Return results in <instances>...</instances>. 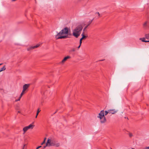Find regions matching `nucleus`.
I'll return each mask as SVG.
<instances>
[{
	"instance_id": "f257e3e1",
	"label": "nucleus",
	"mask_w": 149,
	"mask_h": 149,
	"mask_svg": "<svg viewBox=\"0 0 149 149\" xmlns=\"http://www.w3.org/2000/svg\"><path fill=\"white\" fill-rule=\"evenodd\" d=\"M70 33V30L68 27H65L55 36V38L56 40L68 38V36L71 35Z\"/></svg>"
},
{
	"instance_id": "f03ea898",
	"label": "nucleus",
	"mask_w": 149,
	"mask_h": 149,
	"mask_svg": "<svg viewBox=\"0 0 149 149\" xmlns=\"http://www.w3.org/2000/svg\"><path fill=\"white\" fill-rule=\"evenodd\" d=\"M97 117L100 118L101 123H104L106 122V119L104 116V110H102L100 111Z\"/></svg>"
},
{
	"instance_id": "7ed1b4c3",
	"label": "nucleus",
	"mask_w": 149,
	"mask_h": 149,
	"mask_svg": "<svg viewBox=\"0 0 149 149\" xmlns=\"http://www.w3.org/2000/svg\"><path fill=\"white\" fill-rule=\"evenodd\" d=\"M34 127V125L31 124H30L28 126L25 127L23 129V130L24 132V133H25L28 129H32Z\"/></svg>"
},
{
	"instance_id": "20e7f679",
	"label": "nucleus",
	"mask_w": 149,
	"mask_h": 149,
	"mask_svg": "<svg viewBox=\"0 0 149 149\" xmlns=\"http://www.w3.org/2000/svg\"><path fill=\"white\" fill-rule=\"evenodd\" d=\"M80 32H79L78 31L76 30L75 29L73 30L72 34L76 38H77L80 36Z\"/></svg>"
},
{
	"instance_id": "39448f33",
	"label": "nucleus",
	"mask_w": 149,
	"mask_h": 149,
	"mask_svg": "<svg viewBox=\"0 0 149 149\" xmlns=\"http://www.w3.org/2000/svg\"><path fill=\"white\" fill-rule=\"evenodd\" d=\"M30 86V84H25L23 85V90L26 93L28 91V88Z\"/></svg>"
},
{
	"instance_id": "423d86ee",
	"label": "nucleus",
	"mask_w": 149,
	"mask_h": 149,
	"mask_svg": "<svg viewBox=\"0 0 149 149\" xmlns=\"http://www.w3.org/2000/svg\"><path fill=\"white\" fill-rule=\"evenodd\" d=\"M71 58V57L69 56H68L66 57H65L60 62V63L63 64L66 61H67L68 59H70Z\"/></svg>"
},
{
	"instance_id": "0eeeda50",
	"label": "nucleus",
	"mask_w": 149,
	"mask_h": 149,
	"mask_svg": "<svg viewBox=\"0 0 149 149\" xmlns=\"http://www.w3.org/2000/svg\"><path fill=\"white\" fill-rule=\"evenodd\" d=\"M83 28V27L82 25L81 24L79 25L75 28V29L76 30L78 31L79 32L81 33V32Z\"/></svg>"
},
{
	"instance_id": "6e6552de",
	"label": "nucleus",
	"mask_w": 149,
	"mask_h": 149,
	"mask_svg": "<svg viewBox=\"0 0 149 149\" xmlns=\"http://www.w3.org/2000/svg\"><path fill=\"white\" fill-rule=\"evenodd\" d=\"M81 35L82 36V38H81V40L85 39L88 36L87 33H85V31H83Z\"/></svg>"
},
{
	"instance_id": "1a4fd4ad",
	"label": "nucleus",
	"mask_w": 149,
	"mask_h": 149,
	"mask_svg": "<svg viewBox=\"0 0 149 149\" xmlns=\"http://www.w3.org/2000/svg\"><path fill=\"white\" fill-rule=\"evenodd\" d=\"M144 28H149V20L146 21L143 24Z\"/></svg>"
},
{
	"instance_id": "9d476101",
	"label": "nucleus",
	"mask_w": 149,
	"mask_h": 149,
	"mask_svg": "<svg viewBox=\"0 0 149 149\" xmlns=\"http://www.w3.org/2000/svg\"><path fill=\"white\" fill-rule=\"evenodd\" d=\"M40 46V44H37L36 45L33 46H31L29 47V48H28L27 49V50L28 51H29L31 50L32 49H33L37 48L39 46Z\"/></svg>"
},
{
	"instance_id": "9b49d317",
	"label": "nucleus",
	"mask_w": 149,
	"mask_h": 149,
	"mask_svg": "<svg viewBox=\"0 0 149 149\" xmlns=\"http://www.w3.org/2000/svg\"><path fill=\"white\" fill-rule=\"evenodd\" d=\"M93 19H92V20L89 21V22H88V24L83 29V31H85L86 29L91 24V23H92V22L93 21Z\"/></svg>"
},
{
	"instance_id": "f8f14e48",
	"label": "nucleus",
	"mask_w": 149,
	"mask_h": 149,
	"mask_svg": "<svg viewBox=\"0 0 149 149\" xmlns=\"http://www.w3.org/2000/svg\"><path fill=\"white\" fill-rule=\"evenodd\" d=\"M108 111H109V113H112V114H114L117 112V111H116L115 109L108 110Z\"/></svg>"
},
{
	"instance_id": "ddd939ff",
	"label": "nucleus",
	"mask_w": 149,
	"mask_h": 149,
	"mask_svg": "<svg viewBox=\"0 0 149 149\" xmlns=\"http://www.w3.org/2000/svg\"><path fill=\"white\" fill-rule=\"evenodd\" d=\"M25 93H26L23 90H22V93H21V94H20V96L19 99L17 100H16L15 101H19L20 100L21 98V97L22 96V95Z\"/></svg>"
},
{
	"instance_id": "4468645a",
	"label": "nucleus",
	"mask_w": 149,
	"mask_h": 149,
	"mask_svg": "<svg viewBox=\"0 0 149 149\" xmlns=\"http://www.w3.org/2000/svg\"><path fill=\"white\" fill-rule=\"evenodd\" d=\"M146 38H139V40H141L143 42H146V41L145 40Z\"/></svg>"
},
{
	"instance_id": "2eb2a0df",
	"label": "nucleus",
	"mask_w": 149,
	"mask_h": 149,
	"mask_svg": "<svg viewBox=\"0 0 149 149\" xmlns=\"http://www.w3.org/2000/svg\"><path fill=\"white\" fill-rule=\"evenodd\" d=\"M6 69L5 66L4 65L2 68L0 69V72L5 70Z\"/></svg>"
},
{
	"instance_id": "dca6fc26",
	"label": "nucleus",
	"mask_w": 149,
	"mask_h": 149,
	"mask_svg": "<svg viewBox=\"0 0 149 149\" xmlns=\"http://www.w3.org/2000/svg\"><path fill=\"white\" fill-rule=\"evenodd\" d=\"M145 36L146 39L149 40V33L145 34Z\"/></svg>"
},
{
	"instance_id": "f3484780",
	"label": "nucleus",
	"mask_w": 149,
	"mask_h": 149,
	"mask_svg": "<svg viewBox=\"0 0 149 149\" xmlns=\"http://www.w3.org/2000/svg\"><path fill=\"white\" fill-rule=\"evenodd\" d=\"M27 148V144H24L23 147L22 149H26Z\"/></svg>"
},
{
	"instance_id": "a211bd4d",
	"label": "nucleus",
	"mask_w": 149,
	"mask_h": 149,
	"mask_svg": "<svg viewBox=\"0 0 149 149\" xmlns=\"http://www.w3.org/2000/svg\"><path fill=\"white\" fill-rule=\"evenodd\" d=\"M108 113H109V111H108H108H105V113L104 115H105L106 116L108 114Z\"/></svg>"
},
{
	"instance_id": "6ab92c4d",
	"label": "nucleus",
	"mask_w": 149,
	"mask_h": 149,
	"mask_svg": "<svg viewBox=\"0 0 149 149\" xmlns=\"http://www.w3.org/2000/svg\"><path fill=\"white\" fill-rule=\"evenodd\" d=\"M129 134V136L130 137H131L133 136L132 134L131 133H130Z\"/></svg>"
},
{
	"instance_id": "aec40b11",
	"label": "nucleus",
	"mask_w": 149,
	"mask_h": 149,
	"mask_svg": "<svg viewBox=\"0 0 149 149\" xmlns=\"http://www.w3.org/2000/svg\"><path fill=\"white\" fill-rule=\"evenodd\" d=\"M82 40H81V39H80V41H79V43H80V45H81V44L82 43Z\"/></svg>"
},
{
	"instance_id": "412c9836",
	"label": "nucleus",
	"mask_w": 149,
	"mask_h": 149,
	"mask_svg": "<svg viewBox=\"0 0 149 149\" xmlns=\"http://www.w3.org/2000/svg\"><path fill=\"white\" fill-rule=\"evenodd\" d=\"M41 111V110H40V109H38V110H37V112L38 113H39Z\"/></svg>"
},
{
	"instance_id": "4be33fe9",
	"label": "nucleus",
	"mask_w": 149,
	"mask_h": 149,
	"mask_svg": "<svg viewBox=\"0 0 149 149\" xmlns=\"http://www.w3.org/2000/svg\"><path fill=\"white\" fill-rule=\"evenodd\" d=\"M45 143V141H43V142L41 143V145H43Z\"/></svg>"
},
{
	"instance_id": "5701e85b",
	"label": "nucleus",
	"mask_w": 149,
	"mask_h": 149,
	"mask_svg": "<svg viewBox=\"0 0 149 149\" xmlns=\"http://www.w3.org/2000/svg\"><path fill=\"white\" fill-rule=\"evenodd\" d=\"M96 14H97L99 16V17H100V14L98 12H97L96 13Z\"/></svg>"
},
{
	"instance_id": "b1692460",
	"label": "nucleus",
	"mask_w": 149,
	"mask_h": 149,
	"mask_svg": "<svg viewBox=\"0 0 149 149\" xmlns=\"http://www.w3.org/2000/svg\"><path fill=\"white\" fill-rule=\"evenodd\" d=\"M145 149H149V148H148V147H146L145 148Z\"/></svg>"
},
{
	"instance_id": "393cba45",
	"label": "nucleus",
	"mask_w": 149,
	"mask_h": 149,
	"mask_svg": "<svg viewBox=\"0 0 149 149\" xmlns=\"http://www.w3.org/2000/svg\"><path fill=\"white\" fill-rule=\"evenodd\" d=\"M81 45H79V46L78 47V49H79V48L80 47V46H81Z\"/></svg>"
},
{
	"instance_id": "a878e982",
	"label": "nucleus",
	"mask_w": 149,
	"mask_h": 149,
	"mask_svg": "<svg viewBox=\"0 0 149 149\" xmlns=\"http://www.w3.org/2000/svg\"><path fill=\"white\" fill-rule=\"evenodd\" d=\"M58 111V110H56V111H55V112L54 113V114H55Z\"/></svg>"
},
{
	"instance_id": "bb28decb",
	"label": "nucleus",
	"mask_w": 149,
	"mask_h": 149,
	"mask_svg": "<svg viewBox=\"0 0 149 149\" xmlns=\"http://www.w3.org/2000/svg\"><path fill=\"white\" fill-rule=\"evenodd\" d=\"M39 113H38L37 112V113H36V115H37V116H38V115Z\"/></svg>"
},
{
	"instance_id": "cd10ccee",
	"label": "nucleus",
	"mask_w": 149,
	"mask_h": 149,
	"mask_svg": "<svg viewBox=\"0 0 149 149\" xmlns=\"http://www.w3.org/2000/svg\"><path fill=\"white\" fill-rule=\"evenodd\" d=\"M46 138H45L44 139V141H45V140H46Z\"/></svg>"
},
{
	"instance_id": "c85d7f7f",
	"label": "nucleus",
	"mask_w": 149,
	"mask_h": 149,
	"mask_svg": "<svg viewBox=\"0 0 149 149\" xmlns=\"http://www.w3.org/2000/svg\"><path fill=\"white\" fill-rule=\"evenodd\" d=\"M38 147H39V148H41L42 147V146H38Z\"/></svg>"
},
{
	"instance_id": "c756f323",
	"label": "nucleus",
	"mask_w": 149,
	"mask_h": 149,
	"mask_svg": "<svg viewBox=\"0 0 149 149\" xmlns=\"http://www.w3.org/2000/svg\"><path fill=\"white\" fill-rule=\"evenodd\" d=\"M146 42H149V40H147L146 41Z\"/></svg>"
},
{
	"instance_id": "7c9ffc66",
	"label": "nucleus",
	"mask_w": 149,
	"mask_h": 149,
	"mask_svg": "<svg viewBox=\"0 0 149 149\" xmlns=\"http://www.w3.org/2000/svg\"><path fill=\"white\" fill-rule=\"evenodd\" d=\"M72 51H75V49H73L72 50Z\"/></svg>"
},
{
	"instance_id": "2f4dec72",
	"label": "nucleus",
	"mask_w": 149,
	"mask_h": 149,
	"mask_svg": "<svg viewBox=\"0 0 149 149\" xmlns=\"http://www.w3.org/2000/svg\"><path fill=\"white\" fill-rule=\"evenodd\" d=\"M105 59H103V60H100V61H103Z\"/></svg>"
},
{
	"instance_id": "473e14b6",
	"label": "nucleus",
	"mask_w": 149,
	"mask_h": 149,
	"mask_svg": "<svg viewBox=\"0 0 149 149\" xmlns=\"http://www.w3.org/2000/svg\"><path fill=\"white\" fill-rule=\"evenodd\" d=\"M39 147H38H38H37L36 148V149H39Z\"/></svg>"
},
{
	"instance_id": "72a5a7b5",
	"label": "nucleus",
	"mask_w": 149,
	"mask_h": 149,
	"mask_svg": "<svg viewBox=\"0 0 149 149\" xmlns=\"http://www.w3.org/2000/svg\"><path fill=\"white\" fill-rule=\"evenodd\" d=\"M2 64H3V63H0V65H2Z\"/></svg>"
},
{
	"instance_id": "f704fd0d",
	"label": "nucleus",
	"mask_w": 149,
	"mask_h": 149,
	"mask_svg": "<svg viewBox=\"0 0 149 149\" xmlns=\"http://www.w3.org/2000/svg\"><path fill=\"white\" fill-rule=\"evenodd\" d=\"M18 113H20V111H18Z\"/></svg>"
},
{
	"instance_id": "c9c22d12",
	"label": "nucleus",
	"mask_w": 149,
	"mask_h": 149,
	"mask_svg": "<svg viewBox=\"0 0 149 149\" xmlns=\"http://www.w3.org/2000/svg\"><path fill=\"white\" fill-rule=\"evenodd\" d=\"M37 115H36V118H37Z\"/></svg>"
},
{
	"instance_id": "e433bc0d",
	"label": "nucleus",
	"mask_w": 149,
	"mask_h": 149,
	"mask_svg": "<svg viewBox=\"0 0 149 149\" xmlns=\"http://www.w3.org/2000/svg\"><path fill=\"white\" fill-rule=\"evenodd\" d=\"M132 149H134V148H132Z\"/></svg>"
},
{
	"instance_id": "4c0bfd02",
	"label": "nucleus",
	"mask_w": 149,
	"mask_h": 149,
	"mask_svg": "<svg viewBox=\"0 0 149 149\" xmlns=\"http://www.w3.org/2000/svg\"><path fill=\"white\" fill-rule=\"evenodd\" d=\"M148 148H149V146L148 147Z\"/></svg>"
}]
</instances>
